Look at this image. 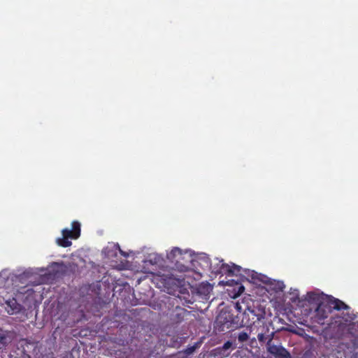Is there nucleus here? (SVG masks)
I'll return each mask as SVG.
<instances>
[{
    "mask_svg": "<svg viewBox=\"0 0 358 358\" xmlns=\"http://www.w3.org/2000/svg\"><path fill=\"white\" fill-rule=\"evenodd\" d=\"M62 238H58L56 241L58 245L67 248L71 245L72 242L69 240L77 239L80 236V224L78 221H73L71 222V229L67 228L62 231Z\"/></svg>",
    "mask_w": 358,
    "mask_h": 358,
    "instance_id": "nucleus-1",
    "label": "nucleus"
},
{
    "mask_svg": "<svg viewBox=\"0 0 358 358\" xmlns=\"http://www.w3.org/2000/svg\"><path fill=\"white\" fill-rule=\"evenodd\" d=\"M11 342L9 332L0 329V350H3Z\"/></svg>",
    "mask_w": 358,
    "mask_h": 358,
    "instance_id": "nucleus-8",
    "label": "nucleus"
},
{
    "mask_svg": "<svg viewBox=\"0 0 358 358\" xmlns=\"http://www.w3.org/2000/svg\"><path fill=\"white\" fill-rule=\"evenodd\" d=\"M189 315V312L186 309L177 306L172 311L171 315V320L172 322L175 324H178L182 322L185 318Z\"/></svg>",
    "mask_w": 358,
    "mask_h": 358,
    "instance_id": "nucleus-5",
    "label": "nucleus"
},
{
    "mask_svg": "<svg viewBox=\"0 0 358 358\" xmlns=\"http://www.w3.org/2000/svg\"><path fill=\"white\" fill-rule=\"evenodd\" d=\"M326 301H327V304H329L331 311L333 310H341L350 309V306L348 305L345 304L343 301L332 296L328 295V299Z\"/></svg>",
    "mask_w": 358,
    "mask_h": 358,
    "instance_id": "nucleus-6",
    "label": "nucleus"
},
{
    "mask_svg": "<svg viewBox=\"0 0 358 358\" xmlns=\"http://www.w3.org/2000/svg\"><path fill=\"white\" fill-rule=\"evenodd\" d=\"M249 338V336L248 334L245 332V331H242L241 332L238 336V340L239 342L241 343H243V342H245L246 341H248V339Z\"/></svg>",
    "mask_w": 358,
    "mask_h": 358,
    "instance_id": "nucleus-12",
    "label": "nucleus"
},
{
    "mask_svg": "<svg viewBox=\"0 0 358 358\" xmlns=\"http://www.w3.org/2000/svg\"><path fill=\"white\" fill-rule=\"evenodd\" d=\"M267 351L275 358H291L289 352L282 345H276L272 343V337L266 343Z\"/></svg>",
    "mask_w": 358,
    "mask_h": 358,
    "instance_id": "nucleus-2",
    "label": "nucleus"
},
{
    "mask_svg": "<svg viewBox=\"0 0 358 358\" xmlns=\"http://www.w3.org/2000/svg\"><path fill=\"white\" fill-rule=\"evenodd\" d=\"M257 338L260 343H264L266 341L265 336L263 333H260L257 335Z\"/></svg>",
    "mask_w": 358,
    "mask_h": 358,
    "instance_id": "nucleus-13",
    "label": "nucleus"
},
{
    "mask_svg": "<svg viewBox=\"0 0 358 358\" xmlns=\"http://www.w3.org/2000/svg\"><path fill=\"white\" fill-rule=\"evenodd\" d=\"M245 288L243 286H240L239 287V290H238V294H241L243 291H244Z\"/></svg>",
    "mask_w": 358,
    "mask_h": 358,
    "instance_id": "nucleus-15",
    "label": "nucleus"
},
{
    "mask_svg": "<svg viewBox=\"0 0 358 358\" xmlns=\"http://www.w3.org/2000/svg\"><path fill=\"white\" fill-rule=\"evenodd\" d=\"M232 345V343L231 341H227L224 343L223 346H222V349L223 350H228L229 349Z\"/></svg>",
    "mask_w": 358,
    "mask_h": 358,
    "instance_id": "nucleus-14",
    "label": "nucleus"
},
{
    "mask_svg": "<svg viewBox=\"0 0 358 358\" xmlns=\"http://www.w3.org/2000/svg\"><path fill=\"white\" fill-rule=\"evenodd\" d=\"M236 308L238 310V311H241V306L239 303H236Z\"/></svg>",
    "mask_w": 358,
    "mask_h": 358,
    "instance_id": "nucleus-16",
    "label": "nucleus"
},
{
    "mask_svg": "<svg viewBox=\"0 0 358 358\" xmlns=\"http://www.w3.org/2000/svg\"><path fill=\"white\" fill-rule=\"evenodd\" d=\"M8 306H9L12 310L11 313H10L9 310H8V313L10 314H13V313L18 312L20 310V304L17 302V301L15 299H13L12 300H9L6 302Z\"/></svg>",
    "mask_w": 358,
    "mask_h": 358,
    "instance_id": "nucleus-11",
    "label": "nucleus"
},
{
    "mask_svg": "<svg viewBox=\"0 0 358 358\" xmlns=\"http://www.w3.org/2000/svg\"><path fill=\"white\" fill-rule=\"evenodd\" d=\"M316 317L318 318L319 322L327 318L331 310L327 304V301L322 302L315 309Z\"/></svg>",
    "mask_w": 358,
    "mask_h": 358,
    "instance_id": "nucleus-7",
    "label": "nucleus"
},
{
    "mask_svg": "<svg viewBox=\"0 0 358 358\" xmlns=\"http://www.w3.org/2000/svg\"><path fill=\"white\" fill-rule=\"evenodd\" d=\"M204 261H205L206 264H207V266H208V264L210 263L209 259L208 257H206Z\"/></svg>",
    "mask_w": 358,
    "mask_h": 358,
    "instance_id": "nucleus-17",
    "label": "nucleus"
},
{
    "mask_svg": "<svg viewBox=\"0 0 358 358\" xmlns=\"http://www.w3.org/2000/svg\"><path fill=\"white\" fill-rule=\"evenodd\" d=\"M182 255V251L179 248H174L171 250V251L168 254L167 257L172 262L176 261L178 262L180 259V257Z\"/></svg>",
    "mask_w": 358,
    "mask_h": 358,
    "instance_id": "nucleus-10",
    "label": "nucleus"
},
{
    "mask_svg": "<svg viewBox=\"0 0 358 358\" xmlns=\"http://www.w3.org/2000/svg\"><path fill=\"white\" fill-rule=\"evenodd\" d=\"M328 295L323 293H317L315 292H308L306 294V301L311 304H315L318 306L322 302L327 300Z\"/></svg>",
    "mask_w": 358,
    "mask_h": 358,
    "instance_id": "nucleus-4",
    "label": "nucleus"
},
{
    "mask_svg": "<svg viewBox=\"0 0 358 358\" xmlns=\"http://www.w3.org/2000/svg\"><path fill=\"white\" fill-rule=\"evenodd\" d=\"M241 266L233 264L231 266L223 264L222 269L228 275H236L241 271Z\"/></svg>",
    "mask_w": 358,
    "mask_h": 358,
    "instance_id": "nucleus-9",
    "label": "nucleus"
},
{
    "mask_svg": "<svg viewBox=\"0 0 358 358\" xmlns=\"http://www.w3.org/2000/svg\"><path fill=\"white\" fill-rule=\"evenodd\" d=\"M235 317L229 312H222L217 317V321L222 326V328L230 329L234 327L235 324H237V322H235Z\"/></svg>",
    "mask_w": 358,
    "mask_h": 358,
    "instance_id": "nucleus-3",
    "label": "nucleus"
}]
</instances>
